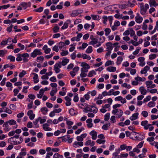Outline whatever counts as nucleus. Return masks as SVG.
<instances>
[{"label":"nucleus","instance_id":"nucleus-22","mask_svg":"<svg viewBox=\"0 0 158 158\" xmlns=\"http://www.w3.org/2000/svg\"><path fill=\"white\" fill-rule=\"evenodd\" d=\"M32 74L34 75V76L33 77V79L35 80H36L34 81V83H38L39 81V80L38 79V75L35 73H32Z\"/></svg>","mask_w":158,"mask_h":158},{"label":"nucleus","instance_id":"nucleus-44","mask_svg":"<svg viewBox=\"0 0 158 158\" xmlns=\"http://www.w3.org/2000/svg\"><path fill=\"white\" fill-rule=\"evenodd\" d=\"M43 9L44 8L43 7H40L38 9L34 10L33 11L38 12H41L43 11Z\"/></svg>","mask_w":158,"mask_h":158},{"label":"nucleus","instance_id":"nucleus-36","mask_svg":"<svg viewBox=\"0 0 158 158\" xmlns=\"http://www.w3.org/2000/svg\"><path fill=\"white\" fill-rule=\"evenodd\" d=\"M92 51V47L91 46H89L86 50V52L88 53H91Z\"/></svg>","mask_w":158,"mask_h":158},{"label":"nucleus","instance_id":"nucleus-46","mask_svg":"<svg viewBox=\"0 0 158 158\" xmlns=\"http://www.w3.org/2000/svg\"><path fill=\"white\" fill-rule=\"evenodd\" d=\"M105 35L106 36H107L110 32L111 30L109 28H106L105 29Z\"/></svg>","mask_w":158,"mask_h":158},{"label":"nucleus","instance_id":"nucleus-50","mask_svg":"<svg viewBox=\"0 0 158 158\" xmlns=\"http://www.w3.org/2000/svg\"><path fill=\"white\" fill-rule=\"evenodd\" d=\"M82 36V33H79L77 35L76 37V41H79L80 40V38H81Z\"/></svg>","mask_w":158,"mask_h":158},{"label":"nucleus","instance_id":"nucleus-32","mask_svg":"<svg viewBox=\"0 0 158 158\" xmlns=\"http://www.w3.org/2000/svg\"><path fill=\"white\" fill-rule=\"evenodd\" d=\"M19 154L23 157L25 156L26 155L25 148H22L21 149V151L20 152Z\"/></svg>","mask_w":158,"mask_h":158},{"label":"nucleus","instance_id":"nucleus-25","mask_svg":"<svg viewBox=\"0 0 158 158\" xmlns=\"http://www.w3.org/2000/svg\"><path fill=\"white\" fill-rule=\"evenodd\" d=\"M135 21L138 23H141L143 20V18L141 16H136L135 17Z\"/></svg>","mask_w":158,"mask_h":158},{"label":"nucleus","instance_id":"nucleus-16","mask_svg":"<svg viewBox=\"0 0 158 158\" xmlns=\"http://www.w3.org/2000/svg\"><path fill=\"white\" fill-rule=\"evenodd\" d=\"M49 126V124L48 123H45L43 125V129L46 131H51L52 130V129L48 127Z\"/></svg>","mask_w":158,"mask_h":158},{"label":"nucleus","instance_id":"nucleus-23","mask_svg":"<svg viewBox=\"0 0 158 158\" xmlns=\"http://www.w3.org/2000/svg\"><path fill=\"white\" fill-rule=\"evenodd\" d=\"M149 69L150 67L148 66H146L143 68V70L141 71L140 73L142 74L146 73Z\"/></svg>","mask_w":158,"mask_h":158},{"label":"nucleus","instance_id":"nucleus-10","mask_svg":"<svg viewBox=\"0 0 158 158\" xmlns=\"http://www.w3.org/2000/svg\"><path fill=\"white\" fill-rule=\"evenodd\" d=\"M89 134L92 136V138L94 140L96 139L97 138V133L95 131H92L89 133Z\"/></svg>","mask_w":158,"mask_h":158},{"label":"nucleus","instance_id":"nucleus-14","mask_svg":"<svg viewBox=\"0 0 158 158\" xmlns=\"http://www.w3.org/2000/svg\"><path fill=\"white\" fill-rule=\"evenodd\" d=\"M92 119H87L86 122L87 123V126L88 128H91L93 126V124L92 123Z\"/></svg>","mask_w":158,"mask_h":158},{"label":"nucleus","instance_id":"nucleus-64","mask_svg":"<svg viewBox=\"0 0 158 158\" xmlns=\"http://www.w3.org/2000/svg\"><path fill=\"white\" fill-rule=\"evenodd\" d=\"M142 114L144 118H146L148 115V113L145 111H143L142 112Z\"/></svg>","mask_w":158,"mask_h":158},{"label":"nucleus","instance_id":"nucleus-9","mask_svg":"<svg viewBox=\"0 0 158 158\" xmlns=\"http://www.w3.org/2000/svg\"><path fill=\"white\" fill-rule=\"evenodd\" d=\"M71 23V21L70 20H67L66 22L64 23L63 26L62 27L61 29L62 30H64L67 28L68 27V24H70Z\"/></svg>","mask_w":158,"mask_h":158},{"label":"nucleus","instance_id":"nucleus-37","mask_svg":"<svg viewBox=\"0 0 158 158\" xmlns=\"http://www.w3.org/2000/svg\"><path fill=\"white\" fill-rule=\"evenodd\" d=\"M131 137H130V138L132 139H135L134 138H135V137L136 136H138L137 135L138 134L137 132H132L131 133Z\"/></svg>","mask_w":158,"mask_h":158},{"label":"nucleus","instance_id":"nucleus-63","mask_svg":"<svg viewBox=\"0 0 158 158\" xmlns=\"http://www.w3.org/2000/svg\"><path fill=\"white\" fill-rule=\"evenodd\" d=\"M97 142L99 144L104 143L105 142V140H102V139H98L97 140Z\"/></svg>","mask_w":158,"mask_h":158},{"label":"nucleus","instance_id":"nucleus-57","mask_svg":"<svg viewBox=\"0 0 158 158\" xmlns=\"http://www.w3.org/2000/svg\"><path fill=\"white\" fill-rule=\"evenodd\" d=\"M6 53L7 51H4L2 50H0V56H3Z\"/></svg>","mask_w":158,"mask_h":158},{"label":"nucleus","instance_id":"nucleus-15","mask_svg":"<svg viewBox=\"0 0 158 158\" xmlns=\"http://www.w3.org/2000/svg\"><path fill=\"white\" fill-rule=\"evenodd\" d=\"M147 10L146 9L143 5L140 6V13L141 14L145 15Z\"/></svg>","mask_w":158,"mask_h":158},{"label":"nucleus","instance_id":"nucleus-61","mask_svg":"<svg viewBox=\"0 0 158 158\" xmlns=\"http://www.w3.org/2000/svg\"><path fill=\"white\" fill-rule=\"evenodd\" d=\"M148 105L149 107H152L155 106V103L153 102H150Z\"/></svg>","mask_w":158,"mask_h":158},{"label":"nucleus","instance_id":"nucleus-54","mask_svg":"<svg viewBox=\"0 0 158 158\" xmlns=\"http://www.w3.org/2000/svg\"><path fill=\"white\" fill-rule=\"evenodd\" d=\"M37 151L36 149H32L30 150V153L32 155L37 154Z\"/></svg>","mask_w":158,"mask_h":158},{"label":"nucleus","instance_id":"nucleus-40","mask_svg":"<svg viewBox=\"0 0 158 158\" xmlns=\"http://www.w3.org/2000/svg\"><path fill=\"white\" fill-rule=\"evenodd\" d=\"M82 57L84 59H87L88 60H90L91 57L90 56L87 55L85 54H84L82 55Z\"/></svg>","mask_w":158,"mask_h":158},{"label":"nucleus","instance_id":"nucleus-26","mask_svg":"<svg viewBox=\"0 0 158 158\" xmlns=\"http://www.w3.org/2000/svg\"><path fill=\"white\" fill-rule=\"evenodd\" d=\"M63 59V60H62L61 64L62 65L65 66L69 62V60L68 59L64 58Z\"/></svg>","mask_w":158,"mask_h":158},{"label":"nucleus","instance_id":"nucleus-47","mask_svg":"<svg viewBox=\"0 0 158 158\" xmlns=\"http://www.w3.org/2000/svg\"><path fill=\"white\" fill-rule=\"evenodd\" d=\"M102 38H103V40L102 41H99V42H98V44H97L96 45V46L97 47H99L100 46L101 44L105 40V37H102Z\"/></svg>","mask_w":158,"mask_h":158},{"label":"nucleus","instance_id":"nucleus-34","mask_svg":"<svg viewBox=\"0 0 158 158\" xmlns=\"http://www.w3.org/2000/svg\"><path fill=\"white\" fill-rule=\"evenodd\" d=\"M114 63L113 61H111L110 60H109L107 61L105 64V66H109V65H112Z\"/></svg>","mask_w":158,"mask_h":158},{"label":"nucleus","instance_id":"nucleus-4","mask_svg":"<svg viewBox=\"0 0 158 158\" xmlns=\"http://www.w3.org/2000/svg\"><path fill=\"white\" fill-rule=\"evenodd\" d=\"M110 119H104V121L103 122H101V123H104L105 124L102 126V128L105 130H107L109 128L110 124V121L109 120Z\"/></svg>","mask_w":158,"mask_h":158},{"label":"nucleus","instance_id":"nucleus-8","mask_svg":"<svg viewBox=\"0 0 158 158\" xmlns=\"http://www.w3.org/2000/svg\"><path fill=\"white\" fill-rule=\"evenodd\" d=\"M82 12V10H75L73 11V12L71 13V15L73 17H74L77 16L79 14L81 13Z\"/></svg>","mask_w":158,"mask_h":158},{"label":"nucleus","instance_id":"nucleus-5","mask_svg":"<svg viewBox=\"0 0 158 158\" xmlns=\"http://www.w3.org/2000/svg\"><path fill=\"white\" fill-rule=\"evenodd\" d=\"M42 54V53L41 52L40 49H35L33 52L31 53V56L33 58H35L36 56L37 55H41Z\"/></svg>","mask_w":158,"mask_h":158},{"label":"nucleus","instance_id":"nucleus-45","mask_svg":"<svg viewBox=\"0 0 158 158\" xmlns=\"http://www.w3.org/2000/svg\"><path fill=\"white\" fill-rule=\"evenodd\" d=\"M17 57L16 58V60L18 61H21L22 60V58L21 57L22 56L21 54L20 53H19L17 54Z\"/></svg>","mask_w":158,"mask_h":158},{"label":"nucleus","instance_id":"nucleus-31","mask_svg":"<svg viewBox=\"0 0 158 158\" xmlns=\"http://www.w3.org/2000/svg\"><path fill=\"white\" fill-rule=\"evenodd\" d=\"M98 39L95 38L94 39V40H92L89 43V44H91L92 45H94L98 43Z\"/></svg>","mask_w":158,"mask_h":158},{"label":"nucleus","instance_id":"nucleus-27","mask_svg":"<svg viewBox=\"0 0 158 158\" xmlns=\"http://www.w3.org/2000/svg\"><path fill=\"white\" fill-rule=\"evenodd\" d=\"M89 106V105L85 103H84L83 104H80L79 105V107L81 108H84V110H85V108H86L87 107H88Z\"/></svg>","mask_w":158,"mask_h":158},{"label":"nucleus","instance_id":"nucleus-49","mask_svg":"<svg viewBox=\"0 0 158 158\" xmlns=\"http://www.w3.org/2000/svg\"><path fill=\"white\" fill-rule=\"evenodd\" d=\"M65 45V43L63 42H61L59 43V47L60 49H61Z\"/></svg>","mask_w":158,"mask_h":158},{"label":"nucleus","instance_id":"nucleus-48","mask_svg":"<svg viewBox=\"0 0 158 158\" xmlns=\"http://www.w3.org/2000/svg\"><path fill=\"white\" fill-rule=\"evenodd\" d=\"M59 30V27L58 26H55L53 28V31L54 33H56L58 32Z\"/></svg>","mask_w":158,"mask_h":158},{"label":"nucleus","instance_id":"nucleus-29","mask_svg":"<svg viewBox=\"0 0 158 158\" xmlns=\"http://www.w3.org/2000/svg\"><path fill=\"white\" fill-rule=\"evenodd\" d=\"M123 60V58L122 57L119 56H118L116 64L117 65H119L121 64V62Z\"/></svg>","mask_w":158,"mask_h":158},{"label":"nucleus","instance_id":"nucleus-13","mask_svg":"<svg viewBox=\"0 0 158 158\" xmlns=\"http://www.w3.org/2000/svg\"><path fill=\"white\" fill-rule=\"evenodd\" d=\"M135 2V0H129L126 6L128 7H133L135 6V4L133 3Z\"/></svg>","mask_w":158,"mask_h":158},{"label":"nucleus","instance_id":"nucleus-58","mask_svg":"<svg viewBox=\"0 0 158 158\" xmlns=\"http://www.w3.org/2000/svg\"><path fill=\"white\" fill-rule=\"evenodd\" d=\"M141 48L139 47H137V49H136V50L133 53V54L134 55H137V54L139 52V51L140 50Z\"/></svg>","mask_w":158,"mask_h":158},{"label":"nucleus","instance_id":"nucleus-3","mask_svg":"<svg viewBox=\"0 0 158 158\" xmlns=\"http://www.w3.org/2000/svg\"><path fill=\"white\" fill-rule=\"evenodd\" d=\"M112 113L116 115V118H120L123 114V112L121 109H117L113 110L112 111Z\"/></svg>","mask_w":158,"mask_h":158},{"label":"nucleus","instance_id":"nucleus-21","mask_svg":"<svg viewBox=\"0 0 158 158\" xmlns=\"http://www.w3.org/2000/svg\"><path fill=\"white\" fill-rule=\"evenodd\" d=\"M94 144V142L93 141H92L91 140H88L85 143V145L86 146L90 145L91 146H93Z\"/></svg>","mask_w":158,"mask_h":158},{"label":"nucleus","instance_id":"nucleus-19","mask_svg":"<svg viewBox=\"0 0 158 158\" xmlns=\"http://www.w3.org/2000/svg\"><path fill=\"white\" fill-rule=\"evenodd\" d=\"M106 46L107 47L106 49L108 50H111L113 49V44L110 42H108L106 44Z\"/></svg>","mask_w":158,"mask_h":158},{"label":"nucleus","instance_id":"nucleus-6","mask_svg":"<svg viewBox=\"0 0 158 158\" xmlns=\"http://www.w3.org/2000/svg\"><path fill=\"white\" fill-rule=\"evenodd\" d=\"M61 67V62H59V63H56L54 66V69L56 73H59L60 71V68Z\"/></svg>","mask_w":158,"mask_h":158},{"label":"nucleus","instance_id":"nucleus-39","mask_svg":"<svg viewBox=\"0 0 158 158\" xmlns=\"http://www.w3.org/2000/svg\"><path fill=\"white\" fill-rule=\"evenodd\" d=\"M131 137H130V138L132 139H135L134 138H135V137L136 136H138L137 135L138 134L137 132H132L131 133Z\"/></svg>","mask_w":158,"mask_h":158},{"label":"nucleus","instance_id":"nucleus-24","mask_svg":"<svg viewBox=\"0 0 158 158\" xmlns=\"http://www.w3.org/2000/svg\"><path fill=\"white\" fill-rule=\"evenodd\" d=\"M106 70L108 71L114 72L116 71V68L115 67L111 66L108 67Z\"/></svg>","mask_w":158,"mask_h":158},{"label":"nucleus","instance_id":"nucleus-12","mask_svg":"<svg viewBox=\"0 0 158 158\" xmlns=\"http://www.w3.org/2000/svg\"><path fill=\"white\" fill-rule=\"evenodd\" d=\"M27 114L29 116V118H34L35 117V114L33 113V112L31 110L28 111Z\"/></svg>","mask_w":158,"mask_h":158},{"label":"nucleus","instance_id":"nucleus-60","mask_svg":"<svg viewBox=\"0 0 158 158\" xmlns=\"http://www.w3.org/2000/svg\"><path fill=\"white\" fill-rule=\"evenodd\" d=\"M151 98V97L149 95L147 96L146 98H144L143 99V102H147L148 101H149Z\"/></svg>","mask_w":158,"mask_h":158},{"label":"nucleus","instance_id":"nucleus-11","mask_svg":"<svg viewBox=\"0 0 158 158\" xmlns=\"http://www.w3.org/2000/svg\"><path fill=\"white\" fill-rule=\"evenodd\" d=\"M78 145L80 146H82L83 145V143L82 142H75L73 144V146L76 148L78 147Z\"/></svg>","mask_w":158,"mask_h":158},{"label":"nucleus","instance_id":"nucleus-17","mask_svg":"<svg viewBox=\"0 0 158 158\" xmlns=\"http://www.w3.org/2000/svg\"><path fill=\"white\" fill-rule=\"evenodd\" d=\"M149 2L151 7L152 6H156L158 5V4L156 3L155 0H150Z\"/></svg>","mask_w":158,"mask_h":158},{"label":"nucleus","instance_id":"nucleus-33","mask_svg":"<svg viewBox=\"0 0 158 158\" xmlns=\"http://www.w3.org/2000/svg\"><path fill=\"white\" fill-rule=\"evenodd\" d=\"M67 119L66 120V124L69 126L68 128L70 129L71 127V126L73 124V122L69 121L68 119Z\"/></svg>","mask_w":158,"mask_h":158},{"label":"nucleus","instance_id":"nucleus-28","mask_svg":"<svg viewBox=\"0 0 158 158\" xmlns=\"http://www.w3.org/2000/svg\"><path fill=\"white\" fill-rule=\"evenodd\" d=\"M41 111L43 114H45L48 111V110L47 108L46 107H42L41 109Z\"/></svg>","mask_w":158,"mask_h":158},{"label":"nucleus","instance_id":"nucleus-20","mask_svg":"<svg viewBox=\"0 0 158 158\" xmlns=\"http://www.w3.org/2000/svg\"><path fill=\"white\" fill-rule=\"evenodd\" d=\"M139 90L140 91L141 93L143 95H145L147 93V90L145 89L143 86H141L139 89Z\"/></svg>","mask_w":158,"mask_h":158},{"label":"nucleus","instance_id":"nucleus-53","mask_svg":"<svg viewBox=\"0 0 158 158\" xmlns=\"http://www.w3.org/2000/svg\"><path fill=\"white\" fill-rule=\"evenodd\" d=\"M26 74V72L24 70H22L21 72L19 75V77H22L24 76Z\"/></svg>","mask_w":158,"mask_h":158},{"label":"nucleus","instance_id":"nucleus-41","mask_svg":"<svg viewBox=\"0 0 158 158\" xmlns=\"http://www.w3.org/2000/svg\"><path fill=\"white\" fill-rule=\"evenodd\" d=\"M152 83V81H146L145 83L147 85V87L148 88H150Z\"/></svg>","mask_w":158,"mask_h":158},{"label":"nucleus","instance_id":"nucleus-51","mask_svg":"<svg viewBox=\"0 0 158 158\" xmlns=\"http://www.w3.org/2000/svg\"><path fill=\"white\" fill-rule=\"evenodd\" d=\"M93 74H96V73L94 70H92L90 71L88 75V77H91L93 76Z\"/></svg>","mask_w":158,"mask_h":158},{"label":"nucleus","instance_id":"nucleus-38","mask_svg":"<svg viewBox=\"0 0 158 158\" xmlns=\"http://www.w3.org/2000/svg\"><path fill=\"white\" fill-rule=\"evenodd\" d=\"M131 137H130V138L132 139H135L134 138H135V137L136 136H138L137 135L138 134L137 132H132L131 133Z\"/></svg>","mask_w":158,"mask_h":158},{"label":"nucleus","instance_id":"nucleus-55","mask_svg":"<svg viewBox=\"0 0 158 158\" xmlns=\"http://www.w3.org/2000/svg\"><path fill=\"white\" fill-rule=\"evenodd\" d=\"M81 65L83 67H87L88 69H89L90 68V66L89 65L85 62H82Z\"/></svg>","mask_w":158,"mask_h":158},{"label":"nucleus","instance_id":"nucleus-2","mask_svg":"<svg viewBox=\"0 0 158 158\" xmlns=\"http://www.w3.org/2000/svg\"><path fill=\"white\" fill-rule=\"evenodd\" d=\"M85 110L86 112L88 111L92 112L94 113H97L98 109L97 107L89 105L88 107L85 108Z\"/></svg>","mask_w":158,"mask_h":158},{"label":"nucleus","instance_id":"nucleus-42","mask_svg":"<svg viewBox=\"0 0 158 158\" xmlns=\"http://www.w3.org/2000/svg\"><path fill=\"white\" fill-rule=\"evenodd\" d=\"M7 59L10 60V61L14 62L15 60V57L11 55H9L8 56Z\"/></svg>","mask_w":158,"mask_h":158},{"label":"nucleus","instance_id":"nucleus-43","mask_svg":"<svg viewBox=\"0 0 158 158\" xmlns=\"http://www.w3.org/2000/svg\"><path fill=\"white\" fill-rule=\"evenodd\" d=\"M157 56V55L156 54H153L149 55V58L150 60H153L155 59Z\"/></svg>","mask_w":158,"mask_h":158},{"label":"nucleus","instance_id":"nucleus-35","mask_svg":"<svg viewBox=\"0 0 158 158\" xmlns=\"http://www.w3.org/2000/svg\"><path fill=\"white\" fill-rule=\"evenodd\" d=\"M6 94L2 93L0 94V101L4 100L6 97Z\"/></svg>","mask_w":158,"mask_h":158},{"label":"nucleus","instance_id":"nucleus-30","mask_svg":"<svg viewBox=\"0 0 158 158\" xmlns=\"http://www.w3.org/2000/svg\"><path fill=\"white\" fill-rule=\"evenodd\" d=\"M91 16L92 19L94 20H100V17L99 15H91Z\"/></svg>","mask_w":158,"mask_h":158},{"label":"nucleus","instance_id":"nucleus-52","mask_svg":"<svg viewBox=\"0 0 158 158\" xmlns=\"http://www.w3.org/2000/svg\"><path fill=\"white\" fill-rule=\"evenodd\" d=\"M79 98L78 96V94L77 93L75 94L73 98V101L75 102H77L78 101Z\"/></svg>","mask_w":158,"mask_h":158},{"label":"nucleus","instance_id":"nucleus-59","mask_svg":"<svg viewBox=\"0 0 158 158\" xmlns=\"http://www.w3.org/2000/svg\"><path fill=\"white\" fill-rule=\"evenodd\" d=\"M20 5L23 7H25V9H26L27 7V3L23 2L20 3Z\"/></svg>","mask_w":158,"mask_h":158},{"label":"nucleus","instance_id":"nucleus-56","mask_svg":"<svg viewBox=\"0 0 158 158\" xmlns=\"http://www.w3.org/2000/svg\"><path fill=\"white\" fill-rule=\"evenodd\" d=\"M90 94V91L88 92L85 95L84 97L87 100H89V94Z\"/></svg>","mask_w":158,"mask_h":158},{"label":"nucleus","instance_id":"nucleus-7","mask_svg":"<svg viewBox=\"0 0 158 158\" xmlns=\"http://www.w3.org/2000/svg\"><path fill=\"white\" fill-rule=\"evenodd\" d=\"M141 124L142 126H144L145 129L147 130L151 125L150 124H148V121L146 120L143 121L141 122Z\"/></svg>","mask_w":158,"mask_h":158},{"label":"nucleus","instance_id":"nucleus-18","mask_svg":"<svg viewBox=\"0 0 158 158\" xmlns=\"http://www.w3.org/2000/svg\"><path fill=\"white\" fill-rule=\"evenodd\" d=\"M145 137L144 135L138 134V136H136L135 137V138L136 140H143Z\"/></svg>","mask_w":158,"mask_h":158},{"label":"nucleus","instance_id":"nucleus-1","mask_svg":"<svg viewBox=\"0 0 158 158\" xmlns=\"http://www.w3.org/2000/svg\"><path fill=\"white\" fill-rule=\"evenodd\" d=\"M23 139L20 137V141H16V139H14V137H11L8 139V142L14 145H17L23 142Z\"/></svg>","mask_w":158,"mask_h":158},{"label":"nucleus","instance_id":"nucleus-62","mask_svg":"<svg viewBox=\"0 0 158 158\" xmlns=\"http://www.w3.org/2000/svg\"><path fill=\"white\" fill-rule=\"evenodd\" d=\"M130 35L132 37L135 35V31L132 28H131L130 29Z\"/></svg>","mask_w":158,"mask_h":158}]
</instances>
